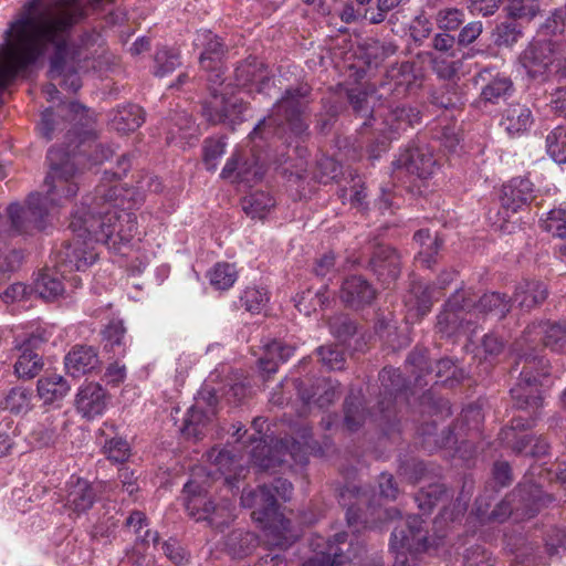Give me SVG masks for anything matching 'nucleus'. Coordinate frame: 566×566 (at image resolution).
<instances>
[{
  "mask_svg": "<svg viewBox=\"0 0 566 566\" xmlns=\"http://www.w3.org/2000/svg\"><path fill=\"white\" fill-rule=\"evenodd\" d=\"M316 354L321 363L331 370H339L344 367V352L337 346H319Z\"/></svg>",
  "mask_w": 566,
  "mask_h": 566,
  "instance_id": "64",
  "label": "nucleus"
},
{
  "mask_svg": "<svg viewBox=\"0 0 566 566\" xmlns=\"http://www.w3.org/2000/svg\"><path fill=\"white\" fill-rule=\"evenodd\" d=\"M510 500L515 507V516L517 518L533 517L547 501H552L551 496H544L539 485L531 480H525L510 493Z\"/></svg>",
  "mask_w": 566,
  "mask_h": 566,
  "instance_id": "17",
  "label": "nucleus"
},
{
  "mask_svg": "<svg viewBox=\"0 0 566 566\" xmlns=\"http://www.w3.org/2000/svg\"><path fill=\"white\" fill-rule=\"evenodd\" d=\"M419 120L420 112L416 107L397 105L390 108L385 116V124L389 130L388 138H394L396 134L412 127Z\"/></svg>",
  "mask_w": 566,
  "mask_h": 566,
  "instance_id": "38",
  "label": "nucleus"
},
{
  "mask_svg": "<svg viewBox=\"0 0 566 566\" xmlns=\"http://www.w3.org/2000/svg\"><path fill=\"white\" fill-rule=\"evenodd\" d=\"M557 44L549 39L532 42L522 53L521 63L532 76L543 73L555 60Z\"/></svg>",
  "mask_w": 566,
  "mask_h": 566,
  "instance_id": "21",
  "label": "nucleus"
},
{
  "mask_svg": "<svg viewBox=\"0 0 566 566\" xmlns=\"http://www.w3.org/2000/svg\"><path fill=\"white\" fill-rule=\"evenodd\" d=\"M301 441L292 437L277 439L272 446H258L251 450L252 463L261 471H275L281 467L292 468L293 464L307 463L308 440L312 429L303 427L300 430Z\"/></svg>",
  "mask_w": 566,
  "mask_h": 566,
  "instance_id": "7",
  "label": "nucleus"
},
{
  "mask_svg": "<svg viewBox=\"0 0 566 566\" xmlns=\"http://www.w3.org/2000/svg\"><path fill=\"white\" fill-rule=\"evenodd\" d=\"M475 515L478 520L485 523H504L511 515H515V507L510 500V494L499 502L493 510L490 511V505L482 496L475 501Z\"/></svg>",
  "mask_w": 566,
  "mask_h": 566,
  "instance_id": "40",
  "label": "nucleus"
},
{
  "mask_svg": "<svg viewBox=\"0 0 566 566\" xmlns=\"http://www.w3.org/2000/svg\"><path fill=\"white\" fill-rule=\"evenodd\" d=\"M210 283L217 290H228L238 279V272L233 264L217 263L209 273Z\"/></svg>",
  "mask_w": 566,
  "mask_h": 566,
  "instance_id": "56",
  "label": "nucleus"
},
{
  "mask_svg": "<svg viewBox=\"0 0 566 566\" xmlns=\"http://www.w3.org/2000/svg\"><path fill=\"white\" fill-rule=\"evenodd\" d=\"M107 391L98 382L82 385L75 397V408L83 418L101 416L107 406Z\"/></svg>",
  "mask_w": 566,
  "mask_h": 566,
  "instance_id": "22",
  "label": "nucleus"
},
{
  "mask_svg": "<svg viewBox=\"0 0 566 566\" xmlns=\"http://www.w3.org/2000/svg\"><path fill=\"white\" fill-rule=\"evenodd\" d=\"M499 438L506 448L516 454H527L534 440L532 434L515 432L513 429H502Z\"/></svg>",
  "mask_w": 566,
  "mask_h": 566,
  "instance_id": "53",
  "label": "nucleus"
},
{
  "mask_svg": "<svg viewBox=\"0 0 566 566\" xmlns=\"http://www.w3.org/2000/svg\"><path fill=\"white\" fill-rule=\"evenodd\" d=\"M202 115L211 124L224 123L228 118V106L223 96L219 98L213 97V101L206 102L202 104Z\"/></svg>",
  "mask_w": 566,
  "mask_h": 566,
  "instance_id": "63",
  "label": "nucleus"
},
{
  "mask_svg": "<svg viewBox=\"0 0 566 566\" xmlns=\"http://www.w3.org/2000/svg\"><path fill=\"white\" fill-rule=\"evenodd\" d=\"M546 150L555 163H566V126H557L548 133Z\"/></svg>",
  "mask_w": 566,
  "mask_h": 566,
  "instance_id": "51",
  "label": "nucleus"
},
{
  "mask_svg": "<svg viewBox=\"0 0 566 566\" xmlns=\"http://www.w3.org/2000/svg\"><path fill=\"white\" fill-rule=\"evenodd\" d=\"M293 485L290 481L276 478L271 484H262L258 490H243L241 504L244 507H254L253 518L271 527L279 522L283 531H287L290 521L279 513L277 499L286 502L291 499Z\"/></svg>",
  "mask_w": 566,
  "mask_h": 566,
  "instance_id": "6",
  "label": "nucleus"
},
{
  "mask_svg": "<svg viewBox=\"0 0 566 566\" xmlns=\"http://www.w3.org/2000/svg\"><path fill=\"white\" fill-rule=\"evenodd\" d=\"M413 240L419 244L416 260L423 266L430 269L437 263V255L444 240L438 232L431 233L429 229H420L417 231L413 235Z\"/></svg>",
  "mask_w": 566,
  "mask_h": 566,
  "instance_id": "33",
  "label": "nucleus"
},
{
  "mask_svg": "<svg viewBox=\"0 0 566 566\" xmlns=\"http://www.w3.org/2000/svg\"><path fill=\"white\" fill-rule=\"evenodd\" d=\"M181 64L179 54L167 48L160 49L155 54L154 74L158 77L174 72Z\"/></svg>",
  "mask_w": 566,
  "mask_h": 566,
  "instance_id": "58",
  "label": "nucleus"
},
{
  "mask_svg": "<svg viewBox=\"0 0 566 566\" xmlns=\"http://www.w3.org/2000/svg\"><path fill=\"white\" fill-rule=\"evenodd\" d=\"M353 185L349 189L342 188L339 190V198L343 202L349 201L352 207L365 210L368 208L367 191L364 182L359 177L352 178Z\"/></svg>",
  "mask_w": 566,
  "mask_h": 566,
  "instance_id": "55",
  "label": "nucleus"
},
{
  "mask_svg": "<svg viewBox=\"0 0 566 566\" xmlns=\"http://www.w3.org/2000/svg\"><path fill=\"white\" fill-rule=\"evenodd\" d=\"M376 296V289L361 275H350L346 277L339 291L342 302L347 307L355 310L370 305Z\"/></svg>",
  "mask_w": 566,
  "mask_h": 566,
  "instance_id": "20",
  "label": "nucleus"
},
{
  "mask_svg": "<svg viewBox=\"0 0 566 566\" xmlns=\"http://www.w3.org/2000/svg\"><path fill=\"white\" fill-rule=\"evenodd\" d=\"M406 363L412 367L415 375V387L422 388L429 384L426 377L433 380V385L443 384L453 387L463 377L462 370L457 366L455 360L451 358H441L436 361L434 368L429 364L427 353L423 350H412Z\"/></svg>",
  "mask_w": 566,
  "mask_h": 566,
  "instance_id": "9",
  "label": "nucleus"
},
{
  "mask_svg": "<svg viewBox=\"0 0 566 566\" xmlns=\"http://www.w3.org/2000/svg\"><path fill=\"white\" fill-rule=\"evenodd\" d=\"M381 386L380 399L378 401L379 421L390 424L395 419V401L398 394L407 388V381L399 369L385 367L379 373Z\"/></svg>",
  "mask_w": 566,
  "mask_h": 566,
  "instance_id": "15",
  "label": "nucleus"
},
{
  "mask_svg": "<svg viewBox=\"0 0 566 566\" xmlns=\"http://www.w3.org/2000/svg\"><path fill=\"white\" fill-rule=\"evenodd\" d=\"M45 342L46 339L41 334H31L17 346L21 354L14 364V371L19 378L32 379L43 369V358L36 350Z\"/></svg>",
  "mask_w": 566,
  "mask_h": 566,
  "instance_id": "19",
  "label": "nucleus"
},
{
  "mask_svg": "<svg viewBox=\"0 0 566 566\" xmlns=\"http://www.w3.org/2000/svg\"><path fill=\"white\" fill-rule=\"evenodd\" d=\"M266 67L256 57H248L241 62L234 70V80L238 86H248L259 81L260 76H264Z\"/></svg>",
  "mask_w": 566,
  "mask_h": 566,
  "instance_id": "48",
  "label": "nucleus"
},
{
  "mask_svg": "<svg viewBox=\"0 0 566 566\" xmlns=\"http://www.w3.org/2000/svg\"><path fill=\"white\" fill-rule=\"evenodd\" d=\"M120 185L108 186L101 184L95 188V195L92 199H86L83 207L75 213H87L98 216V212H105L108 209H120L123 198H120Z\"/></svg>",
  "mask_w": 566,
  "mask_h": 566,
  "instance_id": "26",
  "label": "nucleus"
},
{
  "mask_svg": "<svg viewBox=\"0 0 566 566\" xmlns=\"http://www.w3.org/2000/svg\"><path fill=\"white\" fill-rule=\"evenodd\" d=\"M96 497V490L90 481L72 475L66 482V505L74 512H87Z\"/></svg>",
  "mask_w": 566,
  "mask_h": 566,
  "instance_id": "27",
  "label": "nucleus"
},
{
  "mask_svg": "<svg viewBox=\"0 0 566 566\" xmlns=\"http://www.w3.org/2000/svg\"><path fill=\"white\" fill-rule=\"evenodd\" d=\"M347 541V533H336L333 539H328L324 547L319 543H312L314 549H318L312 557L307 558L303 566H344L350 560L340 547Z\"/></svg>",
  "mask_w": 566,
  "mask_h": 566,
  "instance_id": "23",
  "label": "nucleus"
},
{
  "mask_svg": "<svg viewBox=\"0 0 566 566\" xmlns=\"http://www.w3.org/2000/svg\"><path fill=\"white\" fill-rule=\"evenodd\" d=\"M213 417V411H205L199 406H192L188 409L180 431L186 439L195 441L202 439L207 427Z\"/></svg>",
  "mask_w": 566,
  "mask_h": 566,
  "instance_id": "39",
  "label": "nucleus"
},
{
  "mask_svg": "<svg viewBox=\"0 0 566 566\" xmlns=\"http://www.w3.org/2000/svg\"><path fill=\"white\" fill-rule=\"evenodd\" d=\"M59 117H67L70 122L74 123L73 127L67 130L66 149L62 153L60 149L51 148L57 151L55 163L62 165L65 161L75 166L72 158L77 156L87 157V160L93 165H101L108 160L114 155V149L105 144L98 143L96 132L91 125L92 119L88 116V109L77 102H71L67 105L59 107ZM76 174V167H74ZM73 177L70 182H73Z\"/></svg>",
  "mask_w": 566,
  "mask_h": 566,
  "instance_id": "3",
  "label": "nucleus"
},
{
  "mask_svg": "<svg viewBox=\"0 0 566 566\" xmlns=\"http://www.w3.org/2000/svg\"><path fill=\"white\" fill-rule=\"evenodd\" d=\"M522 342L526 345H536L541 339L546 348L552 352L565 353L566 352V323H551L541 322L530 325L523 336Z\"/></svg>",
  "mask_w": 566,
  "mask_h": 566,
  "instance_id": "18",
  "label": "nucleus"
},
{
  "mask_svg": "<svg viewBox=\"0 0 566 566\" xmlns=\"http://www.w3.org/2000/svg\"><path fill=\"white\" fill-rule=\"evenodd\" d=\"M419 516L410 515L390 536L391 551H405L410 554L423 553L429 548L428 531Z\"/></svg>",
  "mask_w": 566,
  "mask_h": 566,
  "instance_id": "13",
  "label": "nucleus"
},
{
  "mask_svg": "<svg viewBox=\"0 0 566 566\" xmlns=\"http://www.w3.org/2000/svg\"><path fill=\"white\" fill-rule=\"evenodd\" d=\"M431 102L441 108H458L463 105V97L454 84H446L432 94Z\"/></svg>",
  "mask_w": 566,
  "mask_h": 566,
  "instance_id": "54",
  "label": "nucleus"
},
{
  "mask_svg": "<svg viewBox=\"0 0 566 566\" xmlns=\"http://www.w3.org/2000/svg\"><path fill=\"white\" fill-rule=\"evenodd\" d=\"M514 346L516 359L513 370L518 371V379L510 390L513 406L537 407L544 400L539 387L551 376L549 361L536 353L534 345H526L522 338Z\"/></svg>",
  "mask_w": 566,
  "mask_h": 566,
  "instance_id": "5",
  "label": "nucleus"
},
{
  "mask_svg": "<svg viewBox=\"0 0 566 566\" xmlns=\"http://www.w3.org/2000/svg\"><path fill=\"white\" fill-rule=\"evenodd\" d=\"M294 346L281 340H272L263 346V353L258 359V367L264 380L275 374L281 364L286 363L294 355Z\"/></svg>",
  "mask_w": 566,
  "mask_h": 566,
  "instance_id": "28",
  "label": "nucleus"
},
{
  "mask_svg": "<svg viewBox=\"0 0 566 566\" xmlns=\"http://www.w3.org/2000/svg\"><path fill=\"white\" fill-rule=\"evenodd\" d=\"M453 493L444 484L433 483L421 488L415 495V502L423 514H429L438 504H446Z\"/></svg>",
  "mask_w": 566,
  "mask_h": 566,
  "instance_id": "41",
  "label": "nucleus"
},
{
  "mask_svg": "<svg viewBox=\"0 0 566 566\" xmlns=\"http://www.w3.org/2000/svg\"><path fill=\"white\" fill-rule=\"evenodd\" d=\"M521 35V25L510 18L500 22L493 31L494 44L497 46H512Z\"/></svg>",
  "mask_w": 566,
  "mask_h": 566,
  "instance_id": "52",
  "label": "nucleus"
},
{
  "mask_svg": "<svg viewBox=\"0 0 566 566\" xmlns=\"http://www.w3.org/2000/svg\"><path fill=\"white\" fill-rule=\"evenodd\" d=\"M104 348L120 355L125 353L126 327L122 319L113 318L101 332Z\"/></svg>",
  "mask_w": 566,
  "mask_h": 566,
  "instance_id": "44",
  "label": "nucleus"
},
{
  "mask_svg": "<svg viewBox=\"0 0 566 566\" xmlns=\"http://www.w3.org/2000/svg\"><path fill=\"white\" fill-rule=\"evenodd\" d=\"M64 365L72 377H81L97 370L101 360L95 347L76 345L65 356Z\"/></svg>",
  "mask_w": 566,
  "mask_h": 566,
  "instance_id": "25",
  "label": "nucleus"
},
{
  "mask_svg": "<svg viewBox=\"0 0 566 566\" xmlns=\"http://www.w3.org/2000/svg\"><path fill=\"white\" fill-rule=\"evenodd\" d=\"M343 424L349 432L358 431L367 420L368 412L364 406L360 392L352 390L343 403Z\"/></svg>",
  "mask_w": 566,
  "mask_h": 566,
  "instance_id": "37",
  "label": "nucleus"
},
{
  "mask_svg": "<svg viewBox=\"0 0 566 566\" xmlns=\"http://www.w3.org/2000/svg\"><path fill=\"white\" fill-rule=\"evenodd\" d=\"M242 210L252 219H263L274 207L273 198L264 191L253 192L242 200Z\"/></svg>",
  "mask_w": 566,
  "mask_h": 566,
  "instance_id": "50",
  "label": "nucleus"
},
{
  "mask_svg": "<svg viewBox=\"0 0 566 566\" xmlns=\"http://www.w3.org/2000/svg\"><path fill=\"white\" fill-rule=\"evenodd\" d=\"M145 120L143 108L136 104L119 106L112 117V126L119 133L136 130Z\"/></svg>",
  "mask_w": 566,
  "mask_h": 566,
  "instance_id": "42",
  "label": "nucleus"
},
{
  "mask_svg": "<svg viewBox=\"0 0 566 566\" xmlns=\"http://www.w3.org/2000/svg\"><path fill=\"white\" fill-rule=\"evenodd\" d=\"M74 238L72 241H64L60 249L54 252V266L62 274L74 271H85L97 259L95 241L90 240L87 233L80 237L71 227Z\"/></svg>",
  "mask_w": 566,
  "mask_h": 566,
  "instance_id": "11",
  "label": "nucleus"
},
{
  "mask_svg": "<svg viewBox=\"0 0 566 566\" xmlns=\"http://www.w3.org/2000/svg\"><path fill=\"white\" fill-rule=\"evenodd\" d=\"M57 151H48L46 159L50 170L44 179L45 195L40 192L30 193L27 199V206L12 202L7 208L10 224L0 217V238H9L12 235L28 234L34 230H43L45 227V218L49 216L50 209L60 203L62 198L69 199L74 197L78 187L75 182H70L74 175V166L65 161L57 165L54 160Z\"/></svg>",
  "mask_w": 566,
  "mask_h": 566,
  "instance_id": "1",
  "label": "nucleus"
},
{
  "mask_svg": "<svg viewBox=\"0 0 566 566\" xmlns=\"http://www.w3.org/2000/svg\"><path fill=\"white\" fill-rule=\"evenodd\" d=\"M71 386L69 381L59 374H48L39 378L36 392L44 405H60L69 395Z\"/></svg>",
  "mask_w": 566,
  "mask_h": 566,
  "instance_id": "31",
  "label": "nucleus"
},
{
  "mask_svg": "<svg viewBox=\"0 0 566 566\" xmlns=\"http://www.w3.org/2000/svg\"><path fill=\"white\" fill-rule=\"evenodd\" d=\"M234 174L238 179L248 182L262 178L261 167L255 165L253 169H251L248 165V161L240 163L238 154H233L232 157L228 159L221 171V178L230 179L234 176Z\"/></svg>",
  "mask_w": 566,
  "mask_h": 566,
  "instance_id": "45",
  "label": "nucleus"
},
{
  "mask_svg": "<svg viewBox=\"0 0 566 566\" xmlns=\"http://www.w3.org/2000/svg\"><path fill=\"white\" fill-rule=\"evenodd\" d=\"M543 230L552 233L554 237L566 238V211L564 209H553L541 223Z\"/></svg>",
  "mask_w": 566,
  "mask_h": 566,
  "instance_id": "62",
  "label": "nucleus"
},
{
  "mask_svg": "<svg viewBox=\"0 0 566 566\" xmlns=\"http://www.w3.org/2000/svg\"><path fill=\"white\" fill-rule=\"evenodd\" d=\"M512 307V298L500 292H490L483 294L479 301H475L473 315H492L497 319H503Z\"/></svg>",
  "mask_w": 566,
  "mask_h": 566,
  "instance_id": "36",
  "label": "nucleus"
},
{
  "mask_svg": "<svg viewBox=\"0 0 566 566\" xmlns=\"http://www.w3.org/2000/svg\"><path fill=\"white\" fill-rule=\"evenodd\" d=\"M207 483L198 476L190 479L184 486L185 506L188 514L196 521H207L213 527H220L230 516L226 505H217L207 497Z\"/></svg>",
  "mask_w": 566,
  "mask_h": 566,
  "instance_id": "8",
  "label": "nucleus"
},
{
  "mask_svg": "<svg viewBox=\"0 0 566 566\" xmlns=\"http://www.w3.org/2000/svg\"><path fill=\"white\" fill-rule=\"evenodd\" d=\"M80 237L85 233L90 240L107 247L130 242L138 232L137 217L127 209H108L98 216L74 213L70 226Z\"/></svg>",
  "mask_w": 566,
  "mask_h": 566,
  "instance_id": "4",
  "label": "nucleus"
},
{
  "mask_svg": "<svg viewBox=\"0 0 566 566\" xmlns=\"http://www.w3.org/2000/svg\"><path fill=\"white\" fill-rule=\"evenodd\" d=\"M268 293L263 289L248 286L240 296V306L247 312L259 314L268 302Z\"/></svg>",
  "mask_w": 566,
  "mask_h": 566,
  "instance_id": "60",
  "label": "nucleus"
},
{
  "mask_svg": "<svg viewBox=\"0 0 566 566\" xmlns=\"http://www.w3.org/2000/svg\"><path fill=\"white\" fill-rule=\"evenodd\" d=\"M258 546V535L243 528L231 531L224 538V549L233 558H244Z\"/></svg>",
  "mask_w": 566,
  "mask_h": 566,
  "instance_id": "34",
  "label": "nucleus"
},
{
  "mask_svg": "<svg viewBox=\"0 0 566 566\" xmlns=\"http://www.w3.org/2000/svg\"><path fill=\"white\" fill-rule=\"evenodd\" d=\"M292 385L298 398L308 408H328L340 395L339 382L331 378L294 379Z\"/></svg>",
  "mask_w": 566,
  "mask_h": 566,
  "instance_id": "12",
  "label": "nucleus"
},
{
  "mask_svg": "<svg viewBox=\"0 0 566 566\" xmlns=\"http://www.w3.org/2000/svg\"><path fill=\"white\" fill-rule=\"evenodd\" d=\"M437 424L434 422H427L421 426L420 433L422 436V447L429 452H433L440 448L451 447L457 442L453 429L448 426L444 427L438 434L436 432Z\"/></svg>",
  "mask_w": 566,
  "mask_h": 566,
  "instance_id": "43",
  "label": "nucleus"
},
{
  "mask_svg": "<svg viewBox=\"0 0 566 566\" xmlns=\"http://www.w3.org/2000/svg\"><path fill=\"white\" fill-rule=\"evenodd\" d=\"M398 45L392 41L368 39L365 43V56L369 66H379L388 57L395 55Z\"/></svg>",
  "mask_w": 566,
  "mask_h": 566,
  "instance_id": "46",
  "label": "nucleus"
},
{
  "mask_svg": "<svg viewBox=\"0 0 566 566\" xmlns=\"http://www.w3.org/2000/svg\"><path fill=\"white\" fill-rule=\"evenodd\" d=\"M34 291L41 298L53 301L63 294L64 286L60 279L49 274H42L35 281Z\"/></svg>",
  "mask_w": 566,
  "mask_h": 566,
  "instance_id": "59",
  "label": "nucleus"
},
{
  "mask_svg": "<svg viewBox=\"0 0 566 566\" xmlns=\"http://www.w3.org/2000/svg\"><path fill=\"white\" fill-rule=\"evenodd\" d=\"M346 97L354 114L365 119L363 127L369 126L374 114V106L370 102V94L361 88L354 87L346 91Z\"/></svg>",
  "mask_w": 566,
  "mask_h": 566,
  "instance_id": "47",
  "label": "nucleus"
},
{
  "mask_svg": "<svg viewBox=\"0 0 566 566\" xmlns=\"http://www.w3.org/2000/svg\"><path fill=\"white\" fill-rule=\"evenodd\" d=\"M328 327L334 337L346 342L357 332L356 323L346 314H338L328 319Z\"/></svg>",
  "mask_w": 566,
  "mask_h": 566,
  "instance_id": "61",
  "label": "nucleus"
},
{
  "mask_svg": "<svg viewBox=\"0 0 566 566\" xmlns=\"http://www.w3.org/2000/svg\"><path fill=\"white\" fill-rule=\"evenodd\" d=\"M533 184L527 178L515 177L503 185L501 190V206L504 210L516 212L528 205L534 198Z\"/></svg>",
  "mask_w": 566,
  "mask_h": 566,
  "instance_id": "24",
  "label": "nucleus"
},
{
  "mask_svg": "<svg viewBox=\"0 0 566 566\" xmlns=\"http://www.w3.org/2000/svg\"><path fill=\"white\" fill-rule=\"evenodd\" d=\"M411 310L416 311L418 317L427 315L432 307L431 292L428 286L415 284L407 301Z\"/></svg>",
  "mask_w": 566,
  "mask_h": 566,
  "instance_id": "57",
  "label": "nucleus"
},
{
  "mask_svg": "<svg viewBox=\"0 0 566 566\" xmlns=\"http://www.w3.org/2000/svg\"><path fill=\"white\" fill-rule=\"evenodd\" d=\"M548 296L547 286L535 280H523L516 284L512 303H516L523 311H531L539 306Z\"/></svg>",
  "mask_w": 566,
  "mask_h": 566,
  "instance_id": "30",
  "label": "nucleus"
},
{
  "mask_svg": "<svg viewBox=\"0 0 566 566\" xmlns=\"http://www.w3.org/2000/svg\"><path fill=\"white\" fill-rule=\"evenodd\" d=\"M366 268L388 286L400 275V255L389 245L375 244Z\"/></svg>",
  "mask_w": 566,
  "mask_h": 566,
  "instance_id": "16",
  "label": "nucleus"
},
{
  "mask_svg": "<svg viewBox=\"0 0 566 566\" xmlns=\"http://www.w3.org/2000/svg\"><path fill=\"white\" fill-rule=\"evenodd\" d=\"M484 83L482 87L481 97L489 103H499L500 99L509 96L513 91V83L507 76L496 74L491 76L489 70H483L476 75V83Z\"/></svg>",
  "mask_w": 566,
  "mask_h": 566,
  "instance_id": "32",
  "label": "nucleus"
},
{
  "mask_svg": "<svg viewBox=\"0 0 566 566\" xmlns=\"http://www.w3.org/2000/svg\"><path fill=\"white\" fill-rule=\"evenodd\" d=\"M33 391L30 388L17 386L4 397V408L14 415H24L32 407Z\"/></svg>",
  "mask_w": 566,
  "mask_h": 566,
  "instance_id": "49",
  "label": "nucleus"
},
{
  "mask_svg": "<svg viewBox=\"0 0 566 566\" xmlns=\"http://www.w3.org/2000/svg\"><path fill=\"white\" fill-rule=\"evenodd\" d=\"M475 300L470 293L457 290L446 302L437 317V329L443 336L451 337L469 329L473 322Z\"/></svg>",
  "mask_w": 566,
  "mask_h": 566,
  "instance_id": "10",
  "label": "nucleus"
},
{
  "mask_svg": "<svg viewBox=\"0 0 566 566\" xmlns=\"http://www.w3.org/2000/svg\"><path fill=\"white\" fill-rule=\"evenodd\" d=\"M436 164L433 154L428 146L411 145L392 161V172L397 175L401 170H406L420 179H427L433 174Z\"/></svg>",
  "mask_w": 566,
  "mask_h": 566,
  "instance_id": "14",
  "label": "nucleus"
},
{
  "mask_svg": "<svg viewBox=\"0 0 566 566\" xmlns=\"http://www.w3.org/2000/svg\"><path fill=\"white\" fill-rule=\"evenodd\" d=\"M195 44L201 48L199 62L202 69H210L213 63H221L228 53V45L210 30L197 32Z\"/></svg>",
  "mask_w": 566,
  "mask_h": 566,
  "instance_id": "29",
  "label": "nucleus"
},
{
  "mask_svg": "<svg viewBox=\"0 0 566 566\" xmlns=\"http://www.w3.org/2000/svg\"><path fill=\"white\" fill-rule=\"evenodd\" d=\"M500 124L510 136H518L532 126V112L525 105L511 104L503 112Z\"/></svg>",
  "mask_w": 566,
  "mask_h": 566,
  "instance_id": "35",
  "label": "nucleus"
},
{
  "mask_svg": "<svg viewBox=\"0 0 566 566\" xmlns=\"http://www.w3.org/2000/svg\"><path fill=\"white\" fill-rule=\"evenodd\" d=\"M312 91V86L305 82L286 87L273 104L270 114L254 126L249 138L252 142L268 140L274 135L282 138L286 130L297 138L308 137L310 126L305 114L313 101Z\"/></svg>",
  "mask_w": 566,
  "mask_h": 566,
  "instance_id": "2",
  "label": "nucleus"
}]
</instances>
